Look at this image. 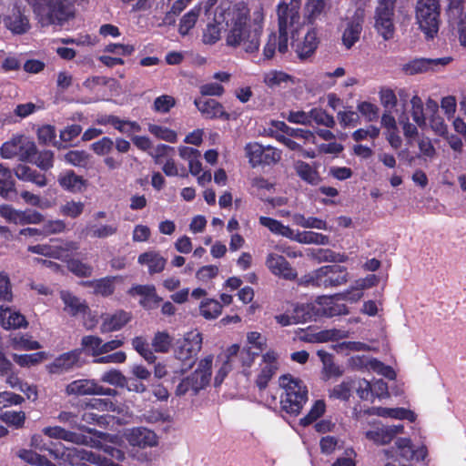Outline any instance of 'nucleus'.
I'll use <instances>...</instances> for the list:
<instances>
[{
  "label": "nucleus",
  "instance_id": "4d7b16f0",
  "mask_svg": "<svg viewBox=\"0 0 466 466\" xmlns=\"http://www.w3.org/2000/svg\"><path fill=\"white\" fill-rule=\"evenodd\" d=\"M0 420L11 427L20 429L25 424V413L24 411L7 410L1 413Z\"/></svg>",
  "mask_w": 466,
  "mask_h": 466
},
{
  "label": "nucleus",
  "instance_id": "774afa93",
  "mask_svg": "<svg viewBox=\"0 0 466 466\" xmlns=\"http://www.w3.org/2000/svg\"><path fill=\"white\" fill-rule=\"evenodd\" d=\"M394 446L399 452V455L406 460L410 461V454L413 448V443L409 437L395 438Z\"/></svg>",
  "mask_w": 466,
  "mask_h": 466
},
{
  "label": "nucleus",
  "instance_id": "79ce46f5",
  "mask_svg": "<svg viewBox=\"0 0 466 466\" xmlns=\"http://www.w3.org/2000/svg\"><path fill=\"white\" fill-rule=\"evenodd\" d=\"M10 346L15 350H35L42 348L41 344L34 340L28 334H18L12 337Z\"/></svg>",
  "mask_w": 466,
  "mask_h": 466
},
{
  "label": "nucleus",
  "instance_id": "c756f323",
  "mask_svg": "<svg viewBox=\"0 0 466 466\" xmlns=\"http://www.w3.org/2000/svg\"><path fill=\"white\" fill-rule=\"evenodd\" d=\"M0 324L5 329L25 328L27 321L24 315L4 305L0 306Z\"/></svg>",
  "mask_w": 466,
  "mask_h": 466
},
{
  "label": "nucleus",
  "instance_id": "37998d69",
  "mask_svg": "<svg viewBox=\"0 0 466 466\" xmlns=\"http://www.w3.org/2000/svg\"><path fill=\"white\" fill-rule=\"evenodd\" d=\"M15 192V181L11 170L0 164V196L5 198H10Z\"/></svg>",
  "mask_w": 466,
  "mask_h": 466
},
{
  "label": "nucleus",
  "instance_id": "f3484780",
  "mask_svg": "<svg viewBox=\"0 0 466 466\" xmlns=\"http://www.w3.org/2000/svg\"><path fill=\"white\" fill-rule=\"evenodd\" d=\"M29 11L25 5L14 2L4 15L3 22L6 29H29Z\"/></svg>",
  "mask_w": 466,
  "mask_h": 466
},
{
  "label": "nucleus",
  "instance_id": "6e6552de",
  "mask_svg": "<svg viewBox=\"0 0 466 466\" xmlns=\"http://www.w3.org/2000/svg\"><path fill=\"white\" fill-rule=\"evenodd\" d=\"M36 153V147L33 141L23 135L14 136L3 144L0 154L3 158L10 159L17 157L21 160H30Z\"/></svg>",
  "mask_w": 466,
  "mask_h": 466
},
{
  "label": "nucleus",
  "instance_id": "3c124183",
  "mask_svg": "<svg viewBox=\"0 0 466 466\" xmlns=\"http://www.w3.org/2000/svg\"><path fill=\"white\" fill-rule=\"evenodd\" d=\"M332 349L339 354L349 355L351 352L368 351L370 348L360 341H342L333 344Z\"/></svg>",
  "mask_w": 466,
  "mask_h": 466
},
{
  "label": "nucleus",
  "instance_id": "4468645a",
  "mask_svg": "<svg viewBox=\"0 0 466 466\" xmlns=\"http://www.w3.org/2000/svg\"><path fill=\"white\" fill-rule=\"evenodd\" d=\"M202 347V335L198 330H192L185 334L184 338L177 341L175 348V357L182 361L193 360Z\"/></svg>",
  "mask_w": 466,
  "mask_h": 466
},
{
  "label": "nucleus",
  "instance_id": "6ab92c4d",
  "mask_svg": "<svg viewBox=\"0 0 466 466\" xmlns=\"http://www.w3.org/2000/svg\"><path fill=\"white\" fill-rule=\"evenodd\" d=\"M81 350H74L59 355L46 366L51 374H63L82 366Z\"/></svg>",
  "mask_w": 466,
  "mask_h": 466
},
{
  "label": "nucleus",
  "instance_id": "ddd939ff",
  "mask_svg": "<svg viewBox=\"0 0 466 466\" xmlns=\"http://www.w3.org/2000/svg\"><path fill=\"white\" fill-rule=\"evenodd\" d=\"M301 0H290L289 3L280 2L277 7L279 29H299L302 25L300 22L299 10Z\"/></svg>",
  "mask_w": 466,
  "mask_h": 466
},
{
  "label": "nucleus",
  "instance_id": "338daca9",
  "mask_svg": "<svg viewBox=\"0 0 466 466\" xmlns=\"http://www.w3.org/2000/svg\"><path fill=\"white\" fill-rule=\"evenodd\" d=\"M85 204L81 201H67L60 207V213L72 218L79 217L84 211Z\"/></svg>",
  "mask_w": 466,
  "mask_h": 466
},
{
  "label": "nucleus",
  "instance_id": "393cba45",
  "mask_svg": "<svg viewBox=\"0 0 466 466\" xmlns=\"http://www.w3.org/2000/svg\"><path fill=\"white\" fill-rule=\"evenodd\" d=\"M198 111L207 118L228 119L229 115L224 110L222 104L212 98H197L194 101Z\"/></svg>",
  "mask_w": 466,
  "mask_h": 466
},
{
  "label": "nucleus",
  "instance_id": "bf43d9fd",
  "mask_svg": "<svg viewBox=\"0 0 466 466\" xmlns=\"http://www.w3.org/2000/svg\"><path fill=\"white\" fill-rule=\"evenodd\" d=\"M309 116H310V123L313 122L317 125H322L327 127H332L335 125V120L333 116L327 114L323 109L321 108H312L309 110Z\"/></svg>",
  "mask_w": 466,
  "mask_h": 466
},
{
  "label": "nucleus",
  "instance_id": "5701e85b",
  "mask_svg": "<svg viewBox=\"0 0 466 466\" xmlns=\"http://www.w3.org/2000/svg\"><path fill=\"white\" fill-rule=\"evenodd\" d=\"M289 38L288 31H271L264 46V57L266 59L272 58L276 51L279 54L287 53L289 50Z\"/></svg>",
  "mask_w": 466,
  "mask_h": 466
},
{
  "label": "nucleus",
  "instance_id": "680f3d73",
  "mask_svg": "<svg viewBox=\"0 0 466 466\" xmlns=\"http://www.w3.org/2000/svg\"><path fill=\"white\" fill-rule=\"evenodd\" d=\"M101 380L115 387L123 388L127 384V378L120 370L116 369L104 372L101 376Z\"/></svg>",
  "mask_w": 466,
  "mask_h": 466
},
{
  "label": "nucleus",
  "instance_id": "a18cd8bd",
  "mask_svg": "<svg viewBox=\"0 0 466 466\" xmlns=\"http://www.w3.org/2000/svg\"><path fill=\"white\" fill-rule=\"evenodd\" d=\"M410 115L418 127L424 128L427 126V118L424 115L423 102L418 95H414L410 101Z\"/></svg>",
  "mask_w": 466,
  "mask_h": 466
},
{
  "label": "nucleus",
  "instance_id": "2f4dec72",
  "mask_svg": "<svg viewBox=\"0 0 466 466\" xmlns=\"http://www.w3.org/2000/svg\"><path fill=\"white\" fill-rule=\"evenodd\" d=\"M394 6L390 3H384L380 1L376 8L375 14V27L376 29H394L393 28V16Z\"/></svg>",
  "mask_w": 466,
  "mask_h": 466
},
{
  "label": "nucleus",
  "instance_id": "864d4df0",
  "mask_svg": "<svg viewBox=\"0 0 466 466\" xmlns=\"http://www.w3.org/2000/svg\"><path fill=\"white\" fill-rule=\"evenodd\" d=\"M117 277H107L91 282V286L94 288L96 294L107 297L113 294L115 290V281Z\"/></svg>",
  "mask_w": 466,
  "mask_h": 466
},
{
  "label": "nucleus",
  "instance_id": "a211bd4d",
  "mask_svg": "<svg viewBox=\"0 0 466 466\" xmlns=\"http://www.w3.org/2000/svg\"><path fill=\"white\" fill-rule=\"evenodd\" d=\"M279 368V355L274 350H268L261 357L258 373L257 375V384L260 389L267 387L268 381L275 375Z\"/></svg>",
  "mask_w": 466,
  "mask_h": 466
},
{
  "label": "nucleus",
  "instance_id": "c9c22d12",
  "mask_svg": "<svg viewBox=\"0 0 466 466\" xmlns=\"http://www.w3.org/2000/svg\"><path fill=\"white\" fill-rule=\"evenodd\" d=\"M326 0H307L304 6L302 25H313L324 13Z\"/></svg>",
  "mask_w": 466,
  "mask_h": 466
},
{
  "label": "nucleus",
  "instance_id": "cd10ccee",
  "mask_svg": "<svg viewBox=\"0 0 466 466\" xmlns=\"http://www.w3.org/2000/svg\"><path fill=\"white\" fill-rule=\"evenodd\" d=\"M371 414L381 418L408 420L410 422H414L417 420V414L413 410L402 407H376L372 409Z\"/></svg>",
  "mask_w": 466,
  "mask_h": 466
},
{
  "label": "nucleus",
  "instance_id": "c85d7f7f",
  "mask_svg": "<svg viewBox=\"0 0 466 466\" xmlns=\"http://www.w3.org/2000/svg\"><path fill=\"white\" fill-rule=\"evenodd\" d=\"M60 299L65 305L64 310L73 317L84 315L88 310V306L86 301L75 296L70 291L62 290L60 292Z\"/></svg>",
  "mask_w": 466,
  "mask_h": 466
},
{
  "label": "nucleus",
  "instance_id": "0eeeda50",
  "mask_svg": "<svg viewBox=\"0 0 466 466\" xmlns=\"http://www.w3.org/2000/svg\"><path fill=\"white\" fill-rule=\"evenodd\" d=\"M246 358H249L248 352L240 350L237 344L231 345L222 351L217 358L218 370L214 379L215 386L221 385L229 371L237 366V363L244 361Z\"/></svg>",
  "mask_w": 466,
  "mask_h": 466
},
{
  "label": "nucleus",
  "instance_id": "f704fd0d",
  "mask_svg": "<svg viewBox=\"0 0 466 466\" xmlns=\"http://www.w3.org/2000/svg\"><path fill=\"white\" fill-rule=\"evenodd\" d=\"M96 381L91 379H78L68 383L65 392L68 396L94 395Z\"/></svg>",
  "mask_w": 466,
  "mask_h": 466
},
{
  "label": "nucleus",
  "instance_id": "aec40b11",
  "mask_svg": "<svg viewBox=\"0 0 466 466\" xmlns=\"http://www.w3.org/2000/svg\"><path fill=\"white\" fill-rule=\"evenodd\" d=\"M313 305L316 317H335L349 313L347 306L339 303L336 297H319Z\"/></svg>",
  "mask_w": 466,
  "mask_h": 466
},
{
  "label": "nucleus",
  "instance_id": "e2e57ef3",
  "mask_svg": "<svg viewBox=\"0 0 466 466\" xmlns=\"http://www.w3.org/2000/svg\"><path fill=\"white\" fill-rule=\"evenodd\" d=\"M368 370L374 371L390 380H394L396 378V372L391 367L385 365L384 363L380 362L376 359L371 358L368 361Z\"/></svg>",
  "mask_w": 466,
  "mask_h": 466
},
{
  "label": "nucleus",
  "instance_id": "de8ad7c7",
  "mask_svg": "<svg viewBox=\"0 0 466 466\" xmlns=\"http://www.w3.org/2000/svg\"><path fill=\"white\" fill-rule=\"evenodd\" d=\"M294 168L299 177L304 181L312 185L319 183V174L309 164L303 161H297L294 164Z\"/></svg>",
  "mask_w": 466,
  "mask_h": 466
},
{
  "label": "nucleus",
  "instance_id": "a878e982",
  "mask_svg": "<svg viewBox=\"0 0 466 466\" xmlns=\"http://www.w3.org/2000/svg\"><path fill=\"white\" fill-rule=\"evenodd\" d=\"M450 57H442L436 59L420 58L415 59L403 66V70L409 75H415L433 70L438 66H443L450 63Z\"/></svg>",
  "mask_w": 466,
  "mask_h": 466
},
{
  "label": "nucleus",
  "instance_id": "a19ab883",
  "mask_svg": "<svg viewBox=\"0 0 466 466\" xmlns=\"http://www.w3.org/2000/svg\"><path fill=\"white\" fill-rule=\"evenodd\" d=\"M259 223L261 226L267 228L271 233L290 239L293 228L289 226H286L275 218L264 216L259 218Z\"/></svg>",
  "mask_w": 466,
  "mask_h": 466
},
{
  "label": "nucleus",
  "instance_id": "5fc2aeb1",
  "mask_svg": "<svg viewBox=\"0 0 466 466\" xmlns=\"http://www.w3.org/2000/svg\"><path fill=\"white\" fill-rule=\"evenodd\" d=\"M326 410V404L324 400H318L311 406L309 411L306 416L300 419V424L303 426H308L314 421H316L319 418H320Z\"/></svg>",
  "mask_w": 466,
  "mask_h": 466
},
{
  "label": "nucleus",
  "instance_id": "f257e3e1",
  "mask_svg": "<svg viewBox=\"0 0 466 466\" xmlns=\"http://www.w3.org/2000/svg\"><path fill=\"white\" fill-rule=\"evenodd\" d=\"M42 431L49 438L63 440L75 444L86 445L101 450L116 461H123L125 459L124 451L112 446V444H120V438L117 435L94 431L92 436H86L66 431L60 426L46 427Z\"/></svg>",
  "mask_w": 466,
  "mask_h": 466
},
{
  "label": "nucleus",
  "instance_id": "7ed1b4c3",
  "mask_svg": "<svg viewBox=\"0 0 466 466\" xmlns=\"http://www.w3.org/2000/svg\"><path fill=\"white\" fill-rule=\"evenodd\" d=\"M250 21V10L244 1L229 5L221 2L214 12L213 24L208 23L207 29H215L216 26L225 25L228 29H246Z\"/></svg>",
  "mask_w": 466,
  "mask_h": 466
},
{
  "label": "nucleus",
  "instance_id": "052dcab7",
  "mask_svg": "<svg viewBox=\"0 0 466 466\" xmlns=\"http://www.w3.org/2000/svg\"><path fill=\"white\" fill-rule=\"evenodd\" d=\"M350 336V332L344 329H331L319 332L316 335L317 340L319 342L336 341L343 339H347Z\"/></svg>",
  "mask_w": 466,
  "mask_h": 466
},
{
  "label": "nucleus",
  "instance_id": "c03bdc74",
  "mask_svg": "<svg viewBox=\"0 0 466 466\" xmlns=\"http://www.w3.org/2000/svg\"><path fill=\"white\" fill-rule=\"evenodd\" d=\"M103 340L96 336L88 335L84 336L81 339V352L85 351L86 354L95 358L103 354L102 348Z\"/></svg>",
  "mask_w": 466,
  "mask_h": 466
},
{
  "label": "nucleus",
  "instance_id": "4be33fe9",
  "mask_svg": "<svg viewBox=\"0 0 466 466\" xmlns=\"http://www.w3.org/2000/svg\"><path fill=\"white\" fill-rule=\"evenodd\" d=\"M124 436L130 445L140 448L154 447L158 442L157 434L144 427L128 429L125 431Z\"/></svg>",
  "mask_w": 466,
  "mask_h": 466
},
{
  "label": "nucleus",
  "instance_id": "bb28decb",
  "mask_svg": "<svg viewBox=\"0 0 466 466\" xmlns=\"http://www.w3.org/2000/svg\"><path fill=\"white\" fill-rule=\"evenodd\" d=\"M137 262L147 267L150 275H154L164 270L167 259L159 252L148 250L138 256Z\"/></svg>",
  "mask_w": 466,
  "mask_h": 466
},
{
  "label": "nucleus",
  "instance_id": "4c0bfd02",
  "mask_svg": "<svg viewBox=\"0 0 466 466\" xmlns=\"http://www.w3.org/2000/svg\"><path fill=\"white\" fill-rule=\"evenodd\" d=\"M58 183L64 189L73 193L83 191L86 186V181L71 170L60 174Z\"/></svg>",
  "mask_w": 466,
  "mask_h": 466
},
{
  "label": "nucleus",
  "instance_id": "72a5a7b5",
  "mask_svg": "<svg viewBox=\"0 0 466 466\" xmlns=\"http://www.w3.org/2000/svg\"><path fill=\"white\" fill-rule=\"evenodd\" d=\"M263 82L271 89L287 88L294 84L293 77L290 75L279 70L266 72L263 76Z\"/></svg>",
  "mask_w": 466,
  "mask_h": 466
},
{
  "label": "nucleus",
  "instance_id": "8fccbe9b",
  "mask_svg": "<svg viewBox=\"0 0 466 466\" xmlns=\"http://www.w3.org/2000/svg\"><path fill=\"white\" fill-rule=\"evenodd\" d=\"M148 132L157 139L164 140L169 143H175L177 140V134L176 131L157 124H148Z\"/></svg>",
  "mask_w": 466,
  "mask_h": 466
},
{
  "label": "nucleus",
  "instance_id": "dca6fc26",
  "mask_svg": "<svg viewBox=\"0 0 466 466\" xmlns=\"http://www.w3.org/2000/svg\"><path fill=\"white\" fill-rule=\"evenodd\" d=\"M259 40V31H228L226 37L228 46H238L249 53L258 49Z\"/></svg>",
  "mask_w": 466,
  "mask_h": 466
},
{
  "label": "nucleus",
  "instance_id": "1a4fd4ad",
  "mask_svg": "<svg viewBox=\"0 0 466 466\" xmlns=\"http://www.w3.org/2000/svg\"><path fill=\"white\" fill-rule=\"evenodd\" d=\"M403 424H383L381 421L373 420L369 423V429L364 431L367 440L376 445L390 444L398 435L404 433Z\"/></svg>",
  "mask_w": 466,
  "mask_h": 466
},
{
  "label": "nucleus",
  "instance_id": "39448f33",
  "mask_svg": "<svg viewBox=\"0 0 466 466\" xmlns=\"http://www.w3.org/2000/svg\"><path fill=\"white\" fill-rule=\"evenodd\" d=\"M348 280V271L340 265H328L319 268L301 278L300 283L319 288H331L343 285Z\"/></svg>",
  "mask_w": 466,
  "mask_h": 466
},
{
  "label": "nucleus",
  "instance_id": "b1692460",
  "mask_svg": "<svg viewBox=\"0 0 466 466\" xmlns=\"http://www.w3.org/2000/svg\"><path fill=\"white\" fill-rule=\"evenodd\" d=\"M446 15L450 29H466L465 0H447Z\"/></svg>",
  "mask_w": 466,
  "mask_h": 466
},
{
  "label": "nucleus",
  "instance_id": "69168bd1",
  "mask_svg": "<svg viewBox=\"0 0 466 466\" xmlns=\"http://www.w3.org/2000/svg\"><path fill=\"white\" fill-rule=\"evenodd\" d=\"M89 157V154L84 150H71L65 155V160L76 167H86Z\"/></svg>",
  "mask_w": 466,
  "mask_h": 466
},
{
  "label": "nucleus",
  "instance_id": "6e6d98bb",
  "mask_svg": "<svg viewBox=\"0 0 466 466\" xmlns=\"http://www.w3.org/2000/svg\"><path fill=\"white\" fill-rule=\"evenodd\" d=\"M12 358L21 367H31L43 361L46 353L40 351L32 354H13Z\"/></svg>",
  "mask_w": 466,
  "mask_h": 466
},
{
  "label": "nucleus",
  "instance_id": "49530a36",
  "mask_svg": "<svg viewBox=\"0 0 466 466\" xmlns=\"http://www.w3.org/2000/svg\"><path fill=\"white\" fill-rule=\"evenodd\" d=\"M222 311L221 304L212 299H205L200 302L199 312L206 319H217Z\"/></svg>",
  "mask_w": 466,
  "mask_h": 466
},
{
  "label": "nucleus",
  "instance_id": "473e14b6",
  "mask_svg": "<svg viewBox=\"0 0 466 466\" xmlns=\"http://www.w3.org/2000/svg\"><path fill=\"white\" fill-rule=\"evenodd\" d=\"M290 240L304 245L326 246L329 244V238L328 236L314 231H299L293 229Z\"/></svg>",
  "mask_w": 466,
  "mask_h": 466
},
{
  "label": "nucleus",
  "instance_id": "f8f14e48",
  "mask_svg": "<svg viewBox=\"0 0 466 466\" xmlns=\"http://www.w3.org/2000/svg\"><path fill=\"white\" fill-rule=\"evenodd\" d=\"M61 459L65 465L80 466L82 462L86 461L96 466H108L109 459L102 457L100 454L79 448H67L61 453Z\"/></svg>",
  "mask_w": 466,
  "mask_h": 466
},
{
  "label": "nucleus",
  "instance_id": "13d9d810",
  "mask_svg": "<svg viewBox=\"0 0 466 466\" xmlns=\"http://www.w3.org/2000/svg\"><path fill=\"white\" fill-rule=\"evenodd\" d=\"M247 157L252 167L261 165L263 163L264 146L258 143H249L245 147Z\"/></svg>",
  "mask_w": 466,
  "mask_h": 466
},
{
  "label": "nucleus",
  "instance_id": "412c9836",
  "mask_svg": "<svg viewBox=\"0 0 466 466\" xmlns=\"http://www.w3.org/2000/svg\"><path fill=\"white\" fill-rule=\"evenodd\" d=\"M266 266L273 275L279 278L292 280L297 277L296 270L281 255L272 252L268 253L266 258Z\"/></svg>",
  "mask_w": 466,
  "mask_h": 466
},
{
  "label": "nucleus",
  "instance_id": "9d476101",
  "mask_svg": "<svg viewBox=\"0 0 466 466\" xmlns=\"http://www.w3.org/2000/svg\"><path fill=\"white\" fill-rule=\"evenodd\" d=\"M416 18L419 29H439L441 25L440 0H418Z\"/></svg>",
  "mask_w": 466,
  "mask_h": 466
},
{
  "label": "nucleus",
  "instance_id": "7c9ffc66",
  "mask_svg": "<svg viewBox=\"0 0 466 466\" xmlns=\"http://www.w3.org/2000/svg\"><path fill=\"white\" fill-rule=\"evenodd\" d=\"M129 319V314L123 310H118L113 314H105L102 316L100 330L102 333L118 330L122 329Z\"/></svg>",
  "mask_w": 466,
  "mask_h": 466
},
{
  "label": "nucleus",
  "instance_id": "423d86ee",
  "mask_svg": "<svg viewBox=\"0 0 466 466\" xmlns=\"http://www.w3.org/2000/svg\"><path fill=\"white\" fill-rule=\"evenodd\" d=\"M213 356L208 355L201 359L195 371L184 378L176 388L177 396H184L192 392L196 395L208 385L212 375Z\"/></svg>",
  "mask_w": 466,
  "mask_h": 466
},
{
  "label": "nucleus",
  "instance_id": "09e8293b",
  "mask_svg": "<svg viewBox=\"0 0 466 466\" xmlns=\"http://www.w3.org/2000/svg\"><path fill=\"white\" fill-rule=\"evenodd\" d=\"M117 228V224L90 225L86 229V235L92 238H106L115 235Z\"/></svg>",
  "mask_w": 466,
  "mask_h": 466
},
{
  "label": "nucleus",
  "instance_id": "9b49d317",
  "mask_svg": "<svg viewBox=\"0 0 466 466\" xmlns=\"http://www.w3.org/2000/svg\"><path fill=\"white\" fill-rule=\"evenodd\" d=\"M77 248L78 244L75 241L59 242L56 239H52L49 243L30 245L27 250L34 254L65 260Z\"/></svg>",
  "mask_w": 466,
  "mask_h": 466
},
{
  "label": "nucleus",
  "instance_id": "603ef678",
  "mask_svg": "<svg viewBox=\"0 0 466 466\" xmlns=\"http://www.w3.org/2000/svg\"><path fill=\"white\" fill-rule=\"evenodd\" d=\"M292 314L297 324L316 318L313 303L297 304L293 309Z\"/></svg>",
  "mask_w": 466,
  "mask_h": 466
},
{
  "label": "nucleus",
  "instance_id": "2eb2a0df",
  "mask_svg": "<svg viewBox=\"0 0 466 466\" xmlns=\"http://www.w3.org/2000/svg\"><path fill=\"white\" fill-rule=\"evenodd\" d=\"M291 37L294 39L292 46L302 59L311 56L319 45L316 31H292Z\"/></svg>",
  "mask_w": 466,
  "mask_h": 466
},
{
  "label": "nucleus",
  "instance_id": "e433bc0d",
  "mask_svg": "<svg viewBox=\"0 0 466 466\" xmlns=\"http://www.w3.org/2000/svg\"><path fill=\"white\" fill-rule=\"evenodd\" d=\"M131 295L142 296L140 304L145 308H152L157 305L161 299L156 293V288L153 285H137L129 290Z\"/></svg>",
  "mask_w": 466,
  "mask_h": 466
},
{
  "label": "nucleus",
  "instance_id": "ea45409f",
  "mask_svg": "<svg viewBox=\"0 0 466 466\" xmlns=\"http://www.w3.org/2000/svg\"><path fill=\"white\" fill-rule=\"evenodd\" d=\"M15 173L18 179L33 182L38 187H44L46 185L45 176L37 173L36 170L32 169L28 166L18 165L15 167Z\"/></svg>",
  "mask_w": 466,
  "mask_h": 466
},
{
  "label": "nucleus",
  "instance_id": "f03ea898",
  "mask_svg": "<svg viewBox=\"0 0 466 466\" xmlns=\"http://www.w3.org/2000/svg\"><path fill=\"white\" fill-rule=\"evenodd\" d=\"M279 386L283 390L280 399L282 410L290 415L299 414L308 401V388L304 381L285 374L279 378Z\"/></svg>",
  "mask_w": 466,
  "mask_h": 466
},
{
  "label": "nucleus",
  "instance_id": "0e129e2a",
  "mask_svg": "<svg viewBox=\"0 0 466 466\" xmlns=\"http://www.w3.org/2000/svg\"><path fill=\"white\" fill-rule=\"evenodd\" d=\"M133 348L148 362L153 363L156 356L149 350L147 340L142 337H136L132 340Z\"/></svg>",
  "mask_w": 466,
  "mask_h": 466
},
{
  "label": "nucleus",
  "instance_id": "58836bf2",
  "mask_svg": "<svg viewBox=\"0 0 466 466\" xmlns=\"http://www.w3.org/2000/svg\"><path fill=\"white\" fill-rule=\"evenodd\" d=\"M292 221L296 226L304 228H314L325 231H333V228L329 226L328 223L317 217H305L301 213L292 214Z\"/></svg>",
  "mask_w": 466,
  "mask_h": 466
},
{
  "label": "nucleus",
  "instance_id": "20e7f679",
  "mask_svg": "<svg viewBox=\"0 0 466 466\" xmlns=\"http://www.w3.org/2000/svg\"><path fill=\"white\" fill-rule=\"evenodd\" d=\"M43 26L62 25L74 15L73 6L64 0H25Z\"/></svg>",
  "mask_w": 466,
  "mask_h": 466
}]
</instances>
